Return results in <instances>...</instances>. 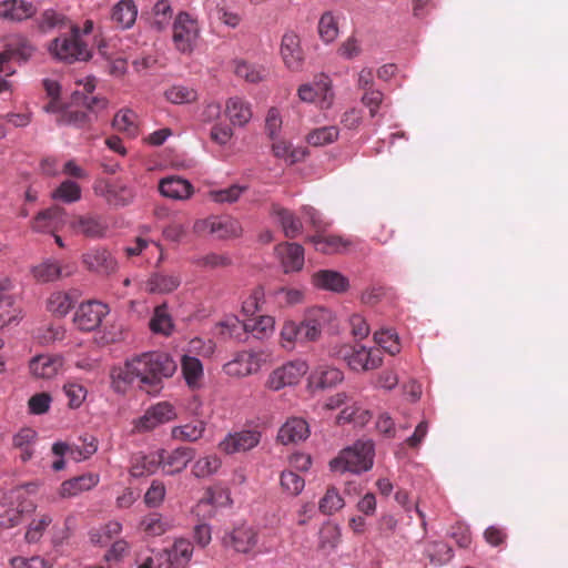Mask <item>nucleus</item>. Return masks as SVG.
<instances>
[{"label":"nucleus","instance_id":"39448f33","mask_svg":"<svg viewBox=\"0 0 568 568\" xmlns=\"http://www.w3.org/2000/svg\"><path fill=\"white\" fill-rule=\"evenodd\" d=\"M297 95L303 102L315 103L320 109L328 110L335 101L333 81L327 74L320 73L311 83L300 85Z\"/></svg>","mask_w":568,"mask_h":568},{"label":"nucleus","instance_id":"7ed1b4c3","mask_svg":"<svg viewBox=\"0 0 568 568\" xmlns=\"http://www.w3.org/2000/svg\"><path fill=\"white\" fill-rule=\"evenodd\" d=\"M34 48L23 37H12L6 44V49L0 53V93L9 91L11 83L6 80L14 73V70L10 67L11 60H18L26 62L32 55Z\"/></svg>","mask_w":568,"mask_h":568},{"label":"nucleus","instance_id":"4468645a","mask_svg":"<svg viewBox=\"0 0 568 568\" xmlns=\"http://www.w3.org/2000/svg\"><path fill=\"white\" fill-rule=\"evenodd\" d=\"M94 190L97 194L103 196L109 204L114 206L129 205L135 195L133 189L121 180L99 182Z\"/></svg>","mask_w":568,"mask_h":568},{"label":"nucleus","instance_id":"72a5a7b5","mask_svg":"<svg viewBox=\"0 0 568 568\" xmlns=\"http://www.w3.org/2000/svg\"><path fill=\"white\" fill-rule=\"evenodd\" d=\"M181 369L186 385L192 389L199 388L204 376L202 362L195 356L183 354Z\"/></svg>","mask_w":568,"mask_h":568},{"label":"nucleus","instance_id":"a211bd4d","mask_svg":"<svg viewBox=\"0 0 568 568\" xmlns=\"http://www.w3.org/2000/svg\"><path fill=\"white\" fill-rule=\"evenodd\" d=\"M161 455V467L168 475H174L186 468L187 464L194 458L195 452L191 447H179L168 452L158 450Z\"/></svg>","mask_w":568,"mask_h":568},{"label":"nucleus","instance_id":"423d86ee","mask_svg":"<svg viewBox=\"0 0 568 568\" xmlns=\"http://www.w3.org/2000/svg\"><path fill=\"white\" fill-rule=\"evenodd\" d=\"M336 355L346 361L349 368L356 372L376 369L382 364V352L379 348L344 345Z\"/></svg>","mask_w":568,"mask_h":568},{"label":"nucleus","instance_id":"ea45409f","mask_svg":"<svg viewBox=\"0 0 568 568\" xmlns=\"http://www.w3.org/2000/svg\"><path fill=\"white\" fill-rule=\"evenodd\" d=\"M241 233L242 227L237 220L229 216H212L211 234L217 239L237 237Z\"/></svg>","mask_w":568,"mask_h":568},{"label":"nucleus","instance_id":"f8f14e48","mask_svg":"<svg viewBox=\"0 0 568 568\" xmlns=\"http://www.w3.org/2000/svg\"><path fill=\"white\" fill-rule=\"evenodd\" d=\"M331 320V311L325 307H314L307 311L300 326V343L315 342L322 329Z\"/></svg>","mask_w":568,"mask_h":568},{"label":"nucleus","instance_id":"6ab92c4d","mask_svg":"<svg viewBox=\"0 0 568 568\" xmlns=\"http://www.w3.org/2000/svg\"><path fill=\"white\" fill-rule=\"evenodd\" d=\"M71 227L77 234L90 239H99L105 235L108 223L98 215H79L72 220Z\"/></svg>","mask_w":568,"mask_h":568},{"label":"nucleus","instance_id":"6e6552de","mask_svg":"<svg viewBox=\"0 0 568 568\" xmlns=\"http://www.w3.org/2000/svg\"><path fill=\"white\" fill-rule=\"evenodd\" d=\"M267 355L262 351L239 352L234 358L224 364L223 371L231 377H245L261 369Z\"/></svg>","mask_w":568,"mask_h":568},{"label":"nucleus","instance_id":"c756f323","mask_svg":"<svg viewBox=\"0 0 568 568\" xmlns=\"http://www.w3.org/2000/svg\"><path fill=\"white\" fill-rule=\"evenodd\" d=\"M310 435L308 424L303 418H290L278 430L277 440L283 445L305 440Z\"/></svg>","mask_w":568,"mask_h":568},{"label":"nucleus","instance_id":"ddd939ff","mask_svg":"<svg viewBox=\"0 0 568 568\" xmlns=\"http://www.w3.org/2000/svg\"><path fill=\"white\" fill-rule=\"evenodd\" d=\"M260 440V432L255 429H243L226 435L225 438L220 442L219 449L226 455L245 453L256 447Z\"/></svg>","mask_w":568,"mask_h":568},{"label":"nucleus","instance_id":"5701e85b","mask_svg":"<svg viewBox=\"0 0 568 568\" xmlns=\"http://www.w3.org/2000/svg\"><path fill=\"white\" fill-rule=\"evenodd\" d=\"M65 223V212L62 207L52 206L40 212L33 220L32 227L37 232L52 233L59 231Z\"/></svg>","mask_w":568,"mask_h":568},{"label":"nucleus","instance_id":"37998d69","mask_svg":"<svg viewBox=\"0 0 568 568\" xmlns=\"http://www.w3.org/2000/svg\"><path fill=\"white\" fill-rule=\"evenodd\" d=\"M173 321L169 314L166 304H162L155 307L152 318L150 320V328L155 334H162L165 336L171 335L173 332Z\"/></svg>","mask_w":568,"mask_h":568},{"label":"nucleus","instance_id":"13d9d810","mask_svg":"<svg viewBox=\"0 0 568 568\" xmlns=\"http://www.w3.org/2000/svg\"><path fill=\"white\" fill-rule=\"evenodd\" d=\"M52 523V517L49 514H41L37 518H34L28 527V530L26 532V539L28 542H36L38 541L44 530L49 527V525Z\"/></svg>","mask_w":568,"mask_h":568},{"label":"nucleus","instance_id":"f257e3e1","mask_svg":"<svg viewBox=\"0 0 568 568\" xmlns=\"http://www.w3.org/2000/svg\"><path fill=\"white\" fill-rule=\"evenodd\" d=\"M175 371L176 363L169 354L143 353L128 359L123 366L112 369V387L116 393H125L130 385L138 382L139 387L146 393H158L162 379L171 377Z\"/></svg>","mask_w":568,"mask_h":568},{"label":"nucleus","instance_id":"6e6d98bb","mask_svg":"<svg viewBox=\"0 0 568 568\" xmlns=\"http://www.w3.org/2000/svg\"><path fill=\"white\" fill-rule=\"evenodd\" d=\"M220 467L221 459L216 455H207L194 463L192 473L195 477L203 478L216 473Z\"/></svg>","mask_w":568,"mask_h":568},{"label":"nucleus","instance_id":"412c9836","mask_svg":"<svg viewBox=\"0 0 568 568\" xmlns=\"http://www.w3.org/2000/svg\"><path fill=\"white\" fill-rule=\"evenodd\" d=\"M285 273L298 272L304 265V248L297 243H282L275 247Z\"/></svg>","mask_w":568,"mask_h":568},{"label":"nucleus","instance_id":"473e14b6","mask_svg":"<svg viewBox=\"0 0 568 568\" xmlns=\"http://www.w3.org/2000/svg\"><path fill=\"white\" fill-rule=\"evenodd\" d=\"M271 214L277 219L286 237L295 239L303 230V224L290 210L278 204H272Z\"/></svg>","mask_w":568,"mask_h":568},{"label":"nucleus","instance_id":"e2e57ef3","mask_svg":"<svg viewBox=\"0 0 568 568\" xmlns=\"http://www.w3.org/2000/svg\"><path fill=\"white\" fill-rule=\"evenodd\" d=\"M166 99L175 104L181 103H191L197 99V93L195 90L183 87V85H173L165 92Z\"/></svg>","mask_w":568,"mask_h":568},{"label":"nucleus","instance_id":"aec40b11","mask_svg":"<svg viewBox=\"0 0 568 568\" xmlns=\"http://www.w3.org/2000/svg\"><path fill=\"white\" fill-rule=\"evenodd\" d=\"M311 282L318 290L331 291L334 293L346 292L349 286L347 277L333 270H321L315 272L312 275Z\"/></svg>","mask_w":568,"mask_h":568},{"label":"nucleus","instance_id":"a19ab883","mask_svg":"<svg viewBox=\"0 0 568 568\" xmlns=\"http://www.w3.org/2000/svg\"><path fill=\"white\" fill-rule=\"evenodd\" d=\"M317 251L325 254L339 253L345 251L351 242L339 235H314L311 237Z\"/></svg>","mask_w":568,"mask_h":568},{"label":"nucleus","instance_id":"58836bf2","mask_svg":"<svg viewBox=\"0 0 568 568\" xmlns=\"http://www.w3.org/2000/svg\"><path fill=\"white\" fill-rule=\"evenodd\" d=\"M173 17V10L168 0H159L148 16L151 28L162 31L168 28Z\"/></svg>","mask_w":568,"mask_h":568},{"label":"nucleus","instance_id":"c85d7f7f","mask_svg":"<svg viewBox=\"0 0 568 568\" xmlns=\"http://www.w3.org/2000/svg\"><path fill=\"white\" fill-rule=\"evenodd\" d=\"M159 191L165 197L183 201L192 196L194 189L192 184L184 179L169 176L160 181Z\"/></svg>","mask_w":568,"mask_h":568},{"label":"nucleus","instance_id":"4be33fe9","mask_svg":"<svg viewBox=\"0 0 568 568\" xmlns=\"http://www.w3.org/2000/svg\"><path fill=\"white\" fill-rule=\"evenodd\" d=\"M224 113L234 126H245L253 116L252 105L241 97H231L225 102Z\"/></svg>","mask_w":568,"mask_h":568},{"label":"nucleus","instance_id":"f704fd0d","mask_svg":"<svg viewBox=\"0 0 568 568\" xmlns=\"http://www.w3.org/2000/svg\"><path fill=\"white\" fill-rule=\"evenodd\" d=\"M36 12L32 3L23 0H6L0 3V18L21 21Z\"/></svg>","mask_w":568,"mask_h":568},{"label":"nucleus","instance_id":"79ce46f5","mask_svg":"<svg viewBox=\"0 0 568 568\" xmlns=\"http://www.w3.org/2000/svg\"><path fill=\"white\" fill-rule=\"evenodd\" d=\"M272 153L277 159H283L290 164L302 161L306 152L302 149H293L292 144L285 140L278 139L272 140Z\"/></svg>","mask_w":568,"mask_h":568},{"label":"nucleus","instance_id":"c9c22d12","mask_svg":"<svg viewBox=\"0 0 568 568\" xmlns=\"http://www.w3.org/2000/svg\"><path fill=\"white\" fill-rule=\"evenodd\" d=\"M161 455L158 452L148 455H135L132 458L130 474L133 477H142L154 474L161 466Z\"/></svg>","mask_w":568,"mask_h":568},{"label":"nucleus","instance_id":"bf43d9fd","mask_svg":"<svg viewBox=\"0 0 568 568\" xmlns=\"http://www.w3.org/2000/svg\"><path fill=\"white\" fill-rule=\"evenodd\" d=\"M142 529L150 536L156 537L163 535L168 530V523L156 513L146 515L141 521Z\"/></svg>","mask_w":568,"mask_h":568},{"label":"nucleus","instance_id":"5fc2aeb1","mask_svg":"<svg viewBox=\"0 0 568 568\" xmlns=\"http://www.w3.org/2000/svg\"><path fill=\"white\" fill-rule=\"evenodd\" d=\"M318 34L326 43L333 42L337 38L338 23L331 11H326L322 14L318 21Z\"/></svg>","mask_w":568,"mask_h":568},{"label":"nucleus","instance_id":"4c0bfd02","mask_svg":"<svg viewBox=\"0 0 568 568\" xmlns=\"http://www.w3.org/2000/svg\"><path fill=\"white\" fill-rule=\"evenodd\" d=\"M231 504L232 499L229 488L215 485L205 490L203 497L197 503V509L205 506H212L213 508L226 507Z\"/></svg>","mask_w":568,"mask_h":568},{"label":"nucleus","instance_id":"9d476101","mask_svg":"<svg viewBox=\"0 0 568 568\" xmlns=\"http://www.w3.org/2000/svg\"><path fill=\"white\" fill-rule=\"evenodd\" d=\"M108 314L109 307L106 304L99 301H88L77 310L73 323L79 329L91 332L100 326Z\"/></svg>","mask_w":568,"mask_h":568},{"label":"nucleus","instance_id":"b1692460","mask_svg":"<svg viewBox=\"0 0 568 568\" xmlns=\"http://www.w3.org/2000/svg\"><path fill=\"white\" fill-rule=\"evenodd\" d=\"M181 285V276L178 273L162 271L152 273L145 282V291L151 294H169Z\"/></svg>","mask_w":568,"mask_h":568},{"label":"nucleus","instance_id":"393cba45","mask_svg":"<svg viewBox=\"0 0 568 568\" xmlns=\"http://www.w3.org/2000/svg\"><path fill=\"white\" fill-rule=\"evenodd\" d=\"M100 481L98 474L88 473L78 477L64 480L60 488L59 495L62 498H71L83 491L94 488Z\"/></svg>","mask_w":568,"mask_h":568},{"label":"nucleus","instance_id":"f03ea898","mask_svg":"<svg viewBox=\"0 0 568 568\" xmlns=\"http://www.w3.org/2000/svg\"><path fill=\"white\" fill-rule=\"evenodd\" d=\"M374 446L371 442L357 440L346 447L329 462L333 471L344 474L346 471L359 474L367 471L373 466Z\"/></svg>","mask_w":568,"mask_h":568},{"label":"nucleus","instance_id":"49530a36","mask_svg":"<svg viewBox=\"0 0 568 568\" xmlns=\"http://www.w3.org/2000/svg\"><path fill=\"white\" fill-rule=\"evenodd\" d=\"M205 424L202 420H193L182 426H175L171 430L172 438L183 442H195L203 436Z\"/></svg>","mask_w":568,"mask_h":568},{"label":"nucleus","instance_id":"338daca9","mask_svg":"<svg viewBox=\"0 0 568 568\" xmlns=\"http://www.w3.org/2000/svg\"><path fill=\"white\" fill-rule=\"evenodd\" d=\"M65 27H67L65 18L63 16L57 13L53 10L44 11L39 20V29L42 32H49L55 28L61 30Z\"/></svg>","mask_w":568,"mask_h":568},{"label":"nucleus","instance_id":"9b49d317","mask_svg":"<svg viewBox=\"0 0 568 568\" xmlns=\"http://www.w3.org/2000/svg\"><path fill=\"white\" fill-rule=\"evenodd\" d=\"M77 263L69 260L48 258L32 268L33 277L41 283L53 282L73 275Z\"/></svg>","mask_w":568,"mask_h":568},{"label":"nucleus","instance_id":"dca6fc26","mask_svg":"<svg viewBox=\"0 0 568 568\" xmlns=\"http://www.w3.org/2000/svg\"><path fill=\"white\" fill-rule=\"evenodd\" d=\"M223 542L236 552L248 554L257 544V532L252 526L241 524L224 536Z\"/></svg>","mask_w":568,"mask_h":568},{"label":"nucleus","instance_id":"0eeeda50","mask_svg":"<svg viewBox=\"0 0 568 568\" xmlns=\"http://www.w3.org/2000/svg\"><path fill=\"white\" fill-rule=\"evenodd\" d=\"M200 34L197 21L186 12H180L173 22V43L181 53H191Z\"/></svg>","mask_w":568,"mask_h":568},{"label":"nucleus","instance_id":"774afa93","mask_svg":"<svg viewBox=\"0 0 568 568\" xmlns=\"http://www.w3.org/2000/svg\"><path fill=\"white\" fill-rule=\"evenodd\" d=\"M264 290L261 286L255 287L251 294L242 303V312L246 316L254 315L261 308V304L264 302Z\"/></svg>","mask_w":568,"mask_h":568},{"label":"nucleus","instance_id":"cd10ccee","mask_svg":"<svg viewBox=\"0 0 568 568\" xmlns=\"http://www.w3.org/2000/svg\"><path fill=\"white\" fill-rule=\"evenodd\" d=\"M344 374L342 371L329 366H320L308 377V386L313 390H323L342 383Z\"/></svg>","mask_w":568,"mask_h":568},{"label":"nucleus","instance_id":"2eb2a0df","mask_svg":"<svg viewBox=\"0 0 568 568\" xmlns=\"http://www.w3.org/2000/svg\"><path fill=\"white\" fill-rule=\"evenodd\" d=\"M84 267L99 275L109 276L118 270L115 257L104 247H94L82 255Z\"/></svg>","mask_w":568,"mask_h":568},{"label":"nucleus","instance_id":"0e129e2a","mask_svg":"<svg viewBox=\"0 0 568 568\" xmlns=\"http://www.w3.org/2000/svg\"><path fill=\"white\" fill-rule=\"evenodd\" d=\"M53 197L67 203H72L81 197V189L78 183L67 180L53 192Z\"/></svg>","mask_w":568,"mask_h":568},{"label":"nucleus","instance_id":"de8ad7c7","mask_svg":"<svg viewBox=\"0 0 568 568\" xmlns=\"http://www.w3.org/2000/svg\"><path fill=\"white\" fill-rule=\"evenodd\" d=\"M234 72L239 78L250 83H257L264 80L267 73L264 67L246 61H236Z\"/></svg>","mask_w":568,"mask_h":568},{"label":"nucleus","instance_id":"2f4dec72","mask_svg":"<svg viewBox=\"0 0 568 568\" xmlns=\"http://www.w3.org/2000/svg\"><path fill=\"white\" fill-rule=\"evenodd\" d=\"M38 490L37 483H28L22 486L16 487L11 489L8 494H6V499L11 504H16V508L20 510V513L28 514L32 513L36 509V504L29 499L27 496L31 494H36Z\"/></svg>","mask_w":568,"mask_h":568},{"label":"nucleus","instance_id":"8fccbe9b","mask_svg":"<svg viewBox=\"0 0 568 568\" xmlns=\"http://www.w3.org/2000/svg\"><path fill=\"white\" fill-rule=\"evenodd\" d=\"M216 344L213 339L207 338L204 339L202 337H193L191 338L185 347L183 348V354H189L190 356H201L204 358H210L215 353Z\"/></svg>","mask_w":568,"mask_h":568},{"label":"nucleus","instance_id":"f3484780","mask_svg":"<svg viewBox=\"0 0 568 568\" xmlns=\"http://www.w3.org/2000/svg\"><path fill=\"white\" fill-rule=\"evenodd\" d=\"M193 549L190 540H175L171 548L160 551L162 568H187L193 556Z\"/></svg>","mask_w":568,"mask_h":568},{"label":"nucleus","instance_id":"4d7b16f0","mask_svg":"<svg viewBox=\"0 0 568 568\" xmlns=\"http://www.w3.org/2000/svg\"><path fill=\"white\" fill-rule=\"evenodd\" d=\"M246 191V186L233 184L230 187L223 190H211L209 192V199L215 203H234L236 202L243 192Z\"/></svg>","mask_w":568,"mask_h":568},{"label":"nucleus","instance_id":"7c9ffc66","mask_svg":"<svg viewBox=\"0 0 568 568\" xmlns=\"http://www.w3.org/2000/svg\"><path fill=\"white\" fill-rule=\"evenodd\" d=\"M63 361L60 356L39 355L31 359L30 372L37 378H52L62 368Z\"/></svg>","mask_w":568,"mask_h":568},{"label":"nucleus","instance_id":"1a4fd4ad","mask_svg":"<svg viewBox=\"0 0 568 568\" xmlns=\"http://www.w3.org/2000/svg\"><path fill=\"white\" fill-rule=\"evenodd\" d=\"M307 368L304 361L288 362L268 375L266 387L272 390H280L285 386L294 385L306 374Z\"/></svg>","mask_w":568,"mask_h":568},{"label":"nucleus","instance_id":"e433bc0d","mask_svg":"<svg viewBox=\"0 0 568 568\" xmlns=\"http://www.w3.org/2000/svg\"><path fill=\"white\" fill-rule=\"evenodd\" d=\"M136 16L138 9L134 2L132 0H121L113 7L111 19L119 28L129 29L134 24Z\"/></svg>","mask_w":568,"mask_h":568},{"label":"nucleus","instance_id":"603ef678","mask_svg":"<svg viewBox=\"0 0 568 568\" xmlns=\"http://www.w3.org/2000/svg\"><path fill=\"white\" fill-rule=\"evenodd\" d=\"M75 300L67 292H54L48 300V310L57 316H65L73 307Z\"/></svg>","mask_w":568,"mask_h":568},{"label":"nucleus","instance_id":"bb28decb","mask_svg":"<svg viewBox=\"0 0 568 568\" xmlns=\"http://www.w3.org/2000/svg\"><path fill=\"white\" fill-rule=\"evenodd\" d=\"M281 54L284 63L291 70H298L303 61V52L300 45V38L290 31L282 38Z\"/></svg>","mask_w":568,"mask_h":568},{"label":"nucleus","instance_id":"20e7f679","mask_svg":"<svg viewBox=\"0 0 568 568\" xmlns=\"http://www.w3.org/2000/svg\"><path fill=\"white\" fill-rule=\"evenodd\" d=\"M70 36L55 38L49 49L50 52L65 62H73L77 60H88L91 57L88 45L81 40L80 29L71 24Z\"/></svg>","mask_w":568,"mask_h":568},{"label":"nucleus","instance_id":"864d4df0","mask_svg":"<svg viewBox=\"0 0 568 568\" xmlns=\"http://www.w3.org/2000/svg\"><path fill=\"white\" fill-rule=\"evenodd\" d=\"M345 503L335 487L327 488L325 495L320 500L318 508L324 515H333L344 507Z\"/></svg>","mask_w":568,"mask_h":568},{"label":"nucleus","instance_id":"a18cd8bd","mask_svg":"<svg viewBox=\"0 0 568 568\" xmlns=\"http://www.w3.org/2000/svg\"><path fill=\"white\" fill-rule=\"evenodd\" d=\"M215 331L223 338L240 339L243 334H246L245 322L240 321L236 316H229L217 322Z\"/></svg>","mask_w":568,"mask_h":568},{"label":"nucleus","instance_id":"680f3d73","mask_svg":"<svg viewBox=\"0 0 568 568\" xmlns=\"http://www.w3.org/2000/svg\"><path fill=\"white\" fill-rule=\"evenodd\" d=\"M80 439L82 444L74 445L72 450V459L75 462L88 459L98 450V439L94 436L85 435Z\"/></svg>","mask_w":568,"mask_h":568},{"label":"nucleus","instance_id":"a878e982","mask_svg":"<svg viewBox=\"0 0 568 568\" xmlns=\"http://www.w3.org/2000/svg\"><path fill=\"white\" fill-rule=\"evenodd\" d=\"M10 288L11 283L8 278L0 280V328L18 320L20 315Z\"/></svg>","mask_w":568,"mask_h":568},{"label":"nucleus","instance_id":"09e8293b","mask_svg":"<svg viewBox=\"0 0 568 568\" xmlns=\"http://www.w3.org/2000/svg\"><path fill=\"white\" fill-rule=\"evenodd\" d=\"M339 136V129L336 125L322 126L312 130L306 135V142L313 146H324L335 142Z\"/></svg>","mask_w":568,"mask_h":568},{"label":"nucleus","instance_id":"c03bdc74","mask_svg":"<svg viewBox=\"0 0 568 568\" xmlns=\"http://www.w3.org/2000/svg\"><path fill=\"white\" fill-rule=\"evenodd\" d=\"M275 321L272 316L262 315L245 322L246 333H251L257 339H264L274 332Z\"/></svg>","mask_w":568,"mask_h":568},{"label":"nucleus","instance_id":"052dcab7","mask_svg":"<svg viewBox=\"0 0 568 568\" xmlns=\"http://www.w3.org/2000/svg\"><path fill=\"white\" fill-rule=\"evenodd\" d=\"M374 339L379 347L390 355H396L400 351L398 336L390 329L376 332L374 334Z\"/></svg>","mask_w":568,"mask_h":568},{"label":"nucleus","instance_id":"3c124183","mask_svg":"<svg viewBox=\"0 0 568 568\" xmlns=\"http://www.w3.org/2000/svg\"><path fill=\"white\" fill-rule=\"evenodd\" d=\"M136 114L132 110H121L113 118V128L129 136L138 134Z\"/></svg>","mask_w":568,"mask_h":568},{"label":"nucleus","instance_id":"69168bd1","mask_svg":"<svg viewBox=\"0 0 568 568\" xmlns=\"http://www.w3.org/2000/svg\"><path fill=\"white\" fill-rule=\"evenodd\" d=\"M281 486L288 494L296 496L303 490L305 480L292 470H284L281 474Z\"/></svg>","mask_w":568,"mask_h":568}]
</instances>
